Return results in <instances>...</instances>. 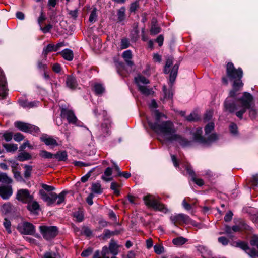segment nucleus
<instances>
[{"label":"nucleus","instance_id":"1","mask_svg":"<svg viewBox=\"0 0 258 258\" xmlns=\"http://www.w3.org/2000/svg\"><path fill=\"white\" fill-rule=\"evenodd\" d=\"M155 116V122H148V124L150 128L155 132L158 134L162 135L165 139L168 141H170L171 137L173 136L176 132L174 125L170 121H161L160 119L162 118H167V117L164 114L160 113L158 110L154 111Z\"/></svg>","mask_w":258,"mask_h":258},{"label":"nucleus","instance_id":"2","mask_svg":"<svg viewBox=\"0 0 258 258\" xmlns=\"http://www.w3.org/2000/svg\"><path fill=\"white\" fill-rule=\"evenodd\" d=\"M226 75L229 80L233 82L230 96L236 97L243 86L241 80L243 71L241 68L236 69L232 62H228L226 66Z\"/></svg>","mask_w":258,"mask_h":258},{"label":"nucleus","instance_id":"3","mask_svg":"<svg viewBox=\"0 0 258 258\" xmlns=\"http://www.w3.org/2000/svg\"><path fill=\"white\" fill-rule=\"evenodd\" d=\"M42 187L43 189L39 190V194L41 199L47 203L48 206H51L55 203L57 205H60L64 202L66 191H63L59 195L55 192H50L48 194L45 190L49 192L53 191L55 189L54 187L45 184H42Z\"/></svg>","mask_w":258,"mask_h":258},{"label":"nucleus","instance_id":"4","mask_svg":"<svg viewBox=\"0 0 258 258\" xmlns=\"http://www.w3.org/2000/svg\"><path fill=\"white\" fill-rule=\"evenodd\" d=\"M240 109L236 112V115L240 119L243 118V114L248 108L254 107L253 96L249 93L244 92L242 96L237 100Z\"/></svg>","mask_w":258,"mask_h":258},{"label":"nucleus","instance_id":"5","mask_svg":"<svg viewBox=\"0 0 258 258\" xmlns=\"http://www.w3.org/2000/svg\"><path fill=\"white\" fill-rule=\"evenodd\" d=\"M144 201L146 206L152 207L155 211H159L164 213H167L169 210L166 206L151 195H149L144 197Z\"/></svg>","mask_w":258,"mask_h":258},{"label":"nucleus","instance_id":"6","mask_svg":"<svg viewBox=\"0 0 258 258\" xmlns=\"http://www.w3.org/2000/svg\"><path fill=\"white\" fill-rule=\"evenodd\" d=\"M39 230L43 237L47 240H51L58 234V228L54 226H40Z\"/></svg>","mask_w":258,"mask_h":258},{"label":"nucleus","instance_id":"7","mask_svg":"<svg viewBox=\"0 0 258 258\" xmlns=\"http://www.w3.org/2000/svg\"><path fill=\"white\" fill-rule=\"evenodd\" d=\"M15 126L20 131L30 133L34 136L39 134L40 130L35 125L21 121H17L15 123Z\"/></svg>","mask_w":258,"mask_h":258},{"label":"nucleus","instance_id":"8","mask_svg":"<svg viewBox=\"0 0 258 258\" xmlns=\"http://www.w3.org/2000/svg\"><path fill=\"white\" fill-rule=\"evenodd\" d=\"M233 97L230 96L227 98L224 103V111L232 113L238 111L240 108L238 103H235V101L231 98Z\"/></svg>","mask_w":258,"mask_h":258},{"label":"nucleus","instance_id":"9","mask_svg":"<svg viewBox=\"0 0 258 258\" xmlns=\"http://www.w3.org/2000/svg\"><path fill=\"white\" fill-rule=\"evenodd\" d=\"M33 196L26 189L18 190L16 194V199L23 203L27 204L31 202L33 200Z\"/></svg>","mask_w":258,"mask_h":258},{"label":"nucleus","instance_id":"10","mask_svg":"<svg viewBox=\"0 0 258 258\" xmlns=\"http://www.w3.org/2000/svg\"><path fill=\"white\" fill-rule=\"evenodd\" d=\"M18 230L22 234L33 235L35 233L34 226L27 222H23L18 226Z\"/></svg>","mask_w":258,"mask_h":258},{"label":"nucleus","instance_id":"11","mask_svg":"<svg viewBox=\"0 0 258 258\" xmlns=\"http://www.w3.org/2000/svg\"><path fill=\"white\" fill-rule=\"evenodd\" d=\"M60 115L62 118H66L68 123L75 124L77 122V118L75 116L73 110L67 108H62L61 109Z\"/></svg>","mask_w":258,"mask_h":258},{"label":"nucleus","instance_id":"12","mask_svg":"<svg viewBox=\"0 0 258 258\" xmlns=\"http://www.w3.org/2000/svg\"><path fill=\"white\" fill-rule=\"evenodd\" d=\"M170 220L175 225L187 223L189 222V217L184 214H179L172 215L170 218Z\"/></svg>","mask_w":258,"mask_h":258},{"label":"nucleus","instance_id":"13","mask_svg":"<svg viewBox=\"0 0 258 258\" xmlns=\"http://www.w3.org/2000/svg\"><path fill=\"white\" fill-rule=\"evenodd\" d=\"M233 245L240 247L242 249L246 251V252L252 258H255L257 256V252L255 249H251L248 252L247 250H249V247L247 243L244 242L239 241L233 243Z\"/></svg>","mask_w":258,"mask_h":258},{"label":"nucleus","instance_id":"14","mask_svg":"<svg viewBox=\"0 0 258 258\" xmlns=\"http://www.w3.org/2000/svg\"><path fill=\"white\" fill-rule=\"evenodd\" d=\"M64 46V42H60L57 43L56 45H54L53 44H48L46 47L43 49L42 55L44 57V59H46L47 54L48 53L54 51H57L60 47Z\"/></svg>","mask_w":258,"mask_h":258},{"label":"nucleus","instance_id":"15","mask_svg":"<svg viewBox=\"0 0 258 258\" xmlns=\"http://www.w3.org/2000/svg\"><path fill=\"white\" fill-rule=\"evenodd\" d=\"M7 82L4 72L0 69V99L5 98L7 95Z\"/></svg>","mask_w":258,"mask_h":258},{"label":"nucleus","instance_id":"16","mask_svg":"<svg viewBox=\"0 0 258 258\" xmlns=\"http://www.w3.org/2000/svg\"><path fill=\"white\" fill-rule=\"evenodd\" d=\"M170 142L177 141L179 143V144L183 146L186 147L189 146L190 143V141H188L187 139L183 138L180 135L175 133V134L172 136L170 139Z\"/></svg>","mask_w":258,"mask_h":258},{"label":"nucleus","instance_id":"17","mask_svg":"<svg viewBox=\"0 0 258 258\" xmlns=\"http://www.w3.org/2000/svg\"><path fill=\"white\" fill-rule=\"evenodd\" d=\"M13 190L10 186H0V196L3 199H8L12 195Z\"/></svg>","mask_w":258,"mask_h":258},{"label":"nucleus","instance_id":"18","mask_svg":"<svg viewBox=\"0 0 258 258\" xmlns=\"http://www.w3.org/2000/svg\"><path fill=\"white\" fill-rule=\"evenodd\" d=\"M41 140L46 145L54 147L57 146L58 143L57 141L53 137L47 136H44L41 137Z\"/></svg>","mask_w":258,"mask_h":258},{"label":"nucleus","instance_id":"19","mask_svg":"<svg viewBox=\"0 0 258 258\" xmlns=\"http://www.w3.org/2000/svg\"><path fill=\"white\" fill-rule=\"evenodd\" d=\"M27 209L34 214H37L40 209V205L36 201H32L30 203H27Z\"/></svg>","mask_w":258,"mask_h":258},{"label":"nucleus","instance_id":"20","mask_svg":"<svg viewBox=\"0 0 258 258\" xmlns=\"http://www.w3.org/2000/svg\"><path fill=\"white\" fill-rule=\"evenodd\" d=\"M66 83L67 87L72 89H75L77 86V83L75 78L71 75H68L67 76Z\"/></svg>","mask_w":258,"mask_h":258},{"label":"nucleus","instance_id":"21","mask_svg":"<svg viewBox=\"0 0 258 258\" xmlns=\"http://www.w3.org/2000/svg\"><path fill=\"white\" fill-rule=\"evenodd\" d=\"M109 254V250L107 247H103L101 252L96 251L93 255V258H109L108 256Z\"/></svg>","mask_w":258,"mask_h":258},{"label":"nucleus","instance_id":"22","mask_svg":"<svg viewBox=\"0 0 258 258\" xmlns=\"http://www.w3.org/2000/svg\"><path fill=\"white\" fill-rule=\"evenodd\" d=\"M60 53L62 55L63 58L68 61H71L74 57L73 51L69 49H66L62 51Z\"/></svg>","mask_w":258,"mask_h":258},{"label":"nucleus","instance_id":"23","mask_svg":"<svg viewBox=\"0 0 258 258\" xmlns=\"http://www.w3.org/2000/svg\"><path fill=\"white\" fill-rule=\"evenodd\" d=\"M139 88V90L144 95L149 96L153 95L154 93L153 89L151 88H149L147 86L140 85Z\"/></svg>","mask_w":258,"mask_h":258},{"label":"nucleus","instance_id":"24","mask_svg":"<svg viewBox=\"0 0 258 258\" xmlns=\"http://www.w3.org/2000/svg\"><path fill=\"white\" fill-rule=\"evenodd\" d=\"M202 130L201 128H198L194 133V140L198 142L204 143L205 142V139L202 136Z\"/></svg>","mask_w":258,"mask_h":258},{"label":"nucleus","instance_id":"25","mask_svg":"<svg viewBox=\"0 0 258 258\" xmlns=\"http://www.w3.org/2000/svg\"><path fill=\"white\" fill-rule=\"evenodd\" d=\"M178 68L179 65L177 64H175L173 66L171 71L170 74V81L171 84H173L176 79L178 73Z\"/></svg>","mask_w":258,"mask_h":258},{"label":"nucleus","instance_id":"26","mask_svg":"<svg viewBox=\"0 0 258 258\" xmlns=\"http://www.w3.org/2000/svg\"><path fill=\"white\" fill-rule=\"evenodd\" d=\"M122 57L125 60V62L129 66H133L134 63L132 61H131V59L132 58V53L131 50H126L125 51L122 53Z\"/></svg>","mask_w":258,"mask_h":258},{"label":"nucleus","instance_id":"27","mask_svg":"<svg viewBox=\"0 0 258 258\" xmlns=\"http://www.w3.org/2000/svg\"><path fill=\"white\" fill-rule=\"evenodd\" d=\"M91 190L92 192L100 194L103 192L101 184L99 182L92 183L91 184Z\"/></svg>","mask_w":258,"mask_h":258},{"label":"nucleus","instance_id":"28","mask_svg":"<svg viewBox=\"0 0 258 258\" xmlns=\"http://www.w3.org/2000/svg\"><path fill=\"white\" fill-rule=\"evenodd\" d=\"M161 28L160 26L156 24V21L152 20V26L150 29V33L152 35H156L160 33Z\"/></svg>","mask_w":258,"mask_h":258},{"label":"nucleus","instance_id":"29","mask_svg":"<svg viewBox=\"0 0 258 258\" xmlns=\"http://www.w3.org/2000/svg\"><path fill=\"white\" fill-rule=\"evenodd\" d=\"M67 153L65 151H59L54 154V158L57 159L58 161H64L67 159Z\"/></svg>","mask_w":258,"mask_h":258},{"label":"nucleus","instance_id":"30","mask_svg":"<svg viewBox=\"0 0 258 258\" xmlns=\"http://www.w3.org/2000/svg\"><path fill=\"white\" fill-rule=\"evenodd\" d=\"M3 146L6 150L7 152H14L18 149V146L15 144L3 143Z\"/></svg>","mask_w":258,"mask_h":258},{"label":"nucleus","instance_id":"31","mask_svg":"<svg viewBox=\"0 0 258 258\" xmlns=\"http://www.w3.org/2000/svg\"><path fill=\"white\" fill-rule=\"evenodd\" d=\"M32 158V156L28 152H23L19 154L17 159L20 162L30 160Z\"/></svg>","mask_w":258,"mask_h":258},{"label":"nucleus","instance_id":"32","mask_svg":"<svg viewBox=\"0 0 258 258\" xmlns=\"http://www.w3.org/2000/svg\"><path fill=\"white\" fill-rule=\"evenodd\" d=\"M258 183V176L257 175H253L249 180V187L253 189H256Z\"/></svg>","mask_w":258,"mask_h":258},{"label":"nucleus","instance_id":"33","mask_svg":"<svg viewBox=\"0 0 258 258\" xmlns=\"http://www.w3.org/2000/svg\"><path fill=\"white\" fill-rule=\"evenodd\" d=\"M125 8L124 7H121L117 10V20L118 22H121L123 21L125 18Z\"/></svg>","mask_w":258,"mask_h":258},{"label":"nucleus","instance_id":"34","mask_svg":"<svg viewBox=\"0 0 258 258\" xmlns=\"http://www.w3.org/2000/svg\"><path fill=\"white\" fill-rule=\"evenodd\" d=\"M135 81L138 86V87H139L140 85H142V84H147L150 82L149 80L143 76H139L135 78Z\"/></svg>","mask_w":258,"mask_h":258},{"label":"nucleus","instance_id":"35","mask_svg":"<svg viewBox=\"0 0 258 258\" xmlns=\"http://www.w3.org/2000/svg\"><path fill=\"white\" fill-rule=\"evenodd\" d=\"M118 247L114 241L111 240L109 246V251L114 255L118 253Z\"/></svg>","mask_w":258,"mask_h":258},{"label":"nucleus","instance_id":"36","mask_svg":"<svg viewBox=\"0 0 258 258\" xmlns=\"http://www.w3.org/2000/svg\"><path fill=\"white\" fill-rule=\"evenodd\" d=\"M94 91L96 94L100 95L105 91V88L101 84H95L94 86Z\"/></svg>","mask_w":258,"mask_h":258},{"label":"nucleus","instance_id":"37","mask_svg":"<svg viewBox=\"0 0 258 258\" xmlns=\"http://www.w3.org/2000/svg\"><path fill=\"white\" fill-rule=\"evenodd\" d=\"M20 105L24 107L32 108L36 106V102H28L26 100L20 101Z\"/></svg>","mask_w":258,"mask_h":258},{"label":"nucleus","instance_id":"38","mask_svg":"<svg viewBox=\"0 0 258 258\" xmlns=\"http://www.w3.org/2000/svg\"><path fill=\"white\" fill-rule=\"evenodd\" d=\"M73 216L77 222H82L84 219V215L82 211H77L73 213Z\"/></svg>","mask_w":258,"mask_h":258},{"label":"nucleus","instance_id":"39","mask_svg":"<svg viewBox=\"0 0 258 258\" xmlns=\"http://www.w3.org/2000/svg\"><path fill=\"white\" fill-rule=\"evenodd\" d=\"M39 156L44 159H51L54 158V154L46 150H41Z\"/></svg>","mask_w":258,"mask_h":258},{"label":"nucleus","instance_id":"40","mask_svg":"<svg viewBox=\"0 0 258 258\" xmlns=\"http://www.w3.org/2000/svg\"><path fill=\"white\" fill-rule=\"evenodd\" d=\"M187 240L183 237H179L173 239V243L176 245H181L185 243Z\"/></svg>","mask_w":258,"mask_h":258},{"label":"nucleus","instance_id":"41","mask_svg":"<svg viewBox=\"0 0 258 258\" xmlns=\"http://www.w3.org/2000/svg\"><path fill=\"white\" fill-rule=\"evenodd\" d=\"M97 18V9L96 8H94L90 15L89 21L91 23H94L96 21Z\"/></svg>","mask_w":258,"mask_h":258},{"label":"nucleus","instance_id":"42","mask_svg":"<svg viewBox=\"0 0 258 258\" xmlns=\"http://www.w3.org/2000/svg\"><path fill=\"white\" fill-rule=\"evenodd\" d=\"M185 118L187 121L190 122L196 121L200 118L198 115L195 112L191 113L189 115L186 116Z\"/></svg>","mask_w":258,"mask_h":258},{"label":"nucleus","instance_id":"43","mask_svg":"<svg viewBox=\"0 0 258 258\" xmlns=\"http://www.w3.org/2000/svg\"><path fill=\"white\" fill-rule=\"evenodd\" d=\"M24 168L25 169L24 172V177L26 178H28L30 177L31 174V172L33 169V167L32 166L26 165L24 166Z\"/></svg>","mask_w":258,"mask_h":258},{"label":"nucleus","instance_id":"44","mask_svg":"<svg viewBox=\"0 0 258 258\" xmlns=\"http://www.w3.org/2000/svg\"><path fill=\"white\" fill-rule=\"evenodd\" d=\"M0 182L10 183L12 182V180L6 174L2 173H0Z\"/></svg>","mask_w":258,"mask_h":258},{"label":"nucleus","instance_id":"45","mask_svg":"<svg viewBox=\"0 0 258 258\" xmlns=\"http://www.w3.org/2000/svg\"><path fill=\"white\" fill-rule=\"evenodd\" d=\"M139 8V0H136L131 4L130 11L131 13L135 12Z\"/></svg>","mask_w":258,"mask_h":258},{"label":"nucleus","instance_id":"46","mask_svg":"<svg viewBox=\"0 0 258 258\" xmlns=\"http://www.w3.org/2000/svg\"><path fill=\"white\" fill-rule=\"evenodd\" d=\"M154 251L157 254H161L164 251L163 246L160 244H156L154 246Z\"/></svg>","mask_w":258,"mask_h":258},{"label":"nucleus","instance_id":"47","mask_svg":"<svg viewBox=\"0 0 258 258\" xmlns=\"http://www.w3.org/2000/svg\"><path fill=\"white\" fill-rule=\"evenodd\" d=\"M185 169L186 170L189 176L191 177V179L196 175L195 171L192 169V167L190 164H187L185 166Z\"/></svg>","mask_w":258,"mask_h":258},{"label":"nucleus","instance_id":"48","mask_svg":"<svg viewBox=\"0 0 258 258\" xmlns=\"http://www.w3.org/2000/svg\"><path fill=\"white\" fill-rule=\"evenodd\" d=\"M4 226L9 233H11L12 232L11 222L6 218L5 219Z\"/></svg>","mask_w":258,"mask_h":258},{"label":"nucleus","instance_id":"49","mask_svg":"<svg viewBox=\"0 0 258 258\" xmlns=\"http://www.w3.org/2000/svg\"><path fill=\"white\" fill-rule=\"evenodd\" d=\"M130 46V42L126 38H123L121 41L120 48L122 49L127 48Z\"/></svg>","mask_w":258,"mask_h":258},{"label":"nucleus","instance_id":"50","mask_svg":"<svg viewBox=\"0 0 258 258\" xmlns=\"http://www.w3.org/2000/svg\"><path fill=\"white\" fill-rule=\"evenodd\" d=\"M214 128V124L213 122H210L206 125L205 127V132L206 134H208L211 132Z\"/></svg>","mask_w":258,"mask_h":258},{"label":"nucleus","instance_id":"51","mask_svg":"<svg viewBox=\"0 0 258 258\" xmlns=\"http://www.w3.org/2000/svg\"><path fill=\"white\" fill-rule=\"evenodd\" d=\"M82 233L86 236L89 237L92 235V232L89 227L84 226L82 228Z\"/></svg>","mask_w":258,"mask_h":258},{"label":"nucleus","instance_id":"52","mask_svg":"<svg viewBox=\"0 0 258 258\" xmlns=\"http://www.w3.org/2000/svg\"><path fill=\"white\" fill-rule=\"evenodd\" d=\"M40 30L44 33H47L49 32L52 28V25L51 24H48L45 27L40 26Z\"/></svg>","mask_w":258,"mask_h":258},{"label":"nucleus","instance_id":"53","mask_svg":"<svg viewBox=\"0 0 258 258\" xmlns=\"http://www.w3.org/2000/svg\"><path fill=\"white\" fill-rule=\"evenodd\" d=\"M13 136L12 132H6L3 134V137L7 142L10 141L12 139Z\"/></svg>","mask_w":258,"mask_h":258},{"label":"nucleus","instance_id":"54","mask_svg":"<svg viewBox=\"0 0 258 258\" xmlns=\"http://www.w3.org/2000/svg\"><path fill=\"white\" fill-rule=\"evenodd\" d=\"M24 139V135L20 133H17L14 135V139L17 142H20Z\"/></svg>","mask_w":258,"mask_h":258},{"label":"nucleus","instance_id":"55","mask_svg":"<svg viewBox=\"0 0 258 258\" xmlns=\"http://www.w3.org/2000/svg\"><path fill=\"white\" fill-rule=\"evenodd\" d=\"M237 126L234 123H231L229 126V130L230 132L233 134H236L237 133Z\"/></svg>","mask_w":258,"mask_h":258},{"label":"nucleus","instance_id":"56","mask_svg":"<svg viewBox=\"0 0 258 258\" xmlns=\"http://www.w3.org/2000/svg\"><path fill=\"white\" fill-rule=\"evenodd\" d=\"M46 18L44 12L41 11L40 15L38 18V22L40 26H42V23L46 20Z\"/></svg>","mask_w":258,"mask_h":258},{"label":"nucleus","instance_id":"57","mask_svg":"<svg viewBox=\"0 0 258 258\" xmlns=\"http://www.w3.org/2000/svg\"><path fill=\"white\" fill-rule=\"evenodd\" d=\"M111 236H112V233L111 232V231H110L108 229L104 230V231L103 232V239L109 238Z\"/></svg>","mask_w":258,"mask_h":258},{"label":"nucleus","instance_id":"58","mask_svg":"<svg viewBox=\"0 0 258 258\" xmlns=\"http://www.w3.org/2000/svg\"><path fill=\"white\" fill-rule=\"evenodd\" d=\"M249 112V116L252 119H255L256 117V110L254 109V107H251V108H248Z\"/></svg>","mask_w":258,"mask_h":258},{"label":"nucleus","instance_id":"59","mask_svg":"<svg viewBox=\"0 0 258 258\" xmlns=\"http://www.w3.org/2000/svg\"><path fill=\"white\" fill-rule=\"evenodd\" d=\"M37 67L39 70L42 71L43 72L46 71L47 69V65L40 61L38 62Z\"/></svg>","mask_w":258,"mask_h":258},{"label":"nucleus","instance_id":"60","mask_svg":"<svg viewBox=\"0 0 258 258\" xmlns=\"http://www.w3.org/2000/svg\"><path fill=\"white\" fill-rule=\"evenodd\" d=\"M192 180L198 185L199 186H202L204 182L203 179L201 178H197L196 177V175L192 178Z\"/></svg>","mask_w":258,"mask_h":258},{"label":"nucleus","instance_id":"61","mask_svg":"<svg viewBox=\"0 0 258 258\" xmlns=\"http://www.w3.org/2000/svg\"><path fill=\"white\" fill-rule=\"evenodd\" d=\"M92 252V249L91 248H88L87 249L83 250L81 253V256L83 257H87L90 255Z\"/></svg>","mask_w":258,"mask_h":258},{"label":"nucleus","instance_id":"62","mask_svg":"<svg viewBox=\"0 0 258 258\" xmlns=\"http://www.w3.org/2000/svg\"><path fill=\"white\" fill-rule=\"evenodd\" d=\"M250 243L251 245L255 246L258 248V237L253 236L250 241Z\"/></svg>","mask_w":258,"mask_h":258},{"label":"nucleus","instance_id":"63","mask_svg":"<svg viewBox=\"0 0 258 258\" xmlns=\"http://www.w3.org/2000/svg\"><path fill=\"white\" fill-rule=\"evenodd\" d=\"M213 115L212 111H208L206 112V113L204 115V119L205 121H208L210 120Z\"/></svg>","mask_w":258,"mask_h":258},{"label":"nucleus","instance_id":"64","mask_svg":"<svg viewBox=\"0 0 258 258\" xmlns=\"http://www.w3.org/2000/svg\"><path fill=\"white\" fill-rule=\"evenodd\" d=\"M218 240L220 243H222L224 245H227L229 242L228 239L224 236L219 237Z\"/></svg>","mask_w":258,"mask_h":258}]
</instances>
